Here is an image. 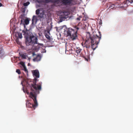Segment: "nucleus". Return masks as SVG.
Masks as SVG:
<instances>
[{
  "label": "nucleus",
  "instance_id": "obj_26",
  "mask_svg": "<svg viewBox=\"0 0 133 133\" xmlns=\"http://www.w3.org/2000/svg\"><path fill=\"white\" fill-rule=\"evenodd\" d=\"M39 3L42 2L43 1V0H36Z\"/></svg>",
  "mask_w": 133,
  "mask_h": 133
},
{
  "label": "nucleus",
  "instance_id": "obj_24",
  "mask_svg": "<svg viewBox=\"0 0 133 133\" xmlns=\"http://www.w3.org/2000/svg\"><path fill=\"white\" fill-rule=\"evenodd\" d=\"M40 10L39 9H37L36 10V13L37 15H39V14Z\"/></svg>",
  "mask_w": 133,
  "mask_h": 133
},
{
  "label": "nucleus",
  "instance_id": "obj_21",
  "mask_svg": "<svg viewBox=\"0 0 133 133\" xmlns=\"http://www.w3.org/2000/svg\"><path fill=\"white\" fill-rule=\"evenodd\" d=\"M132 2H133V0H127L126 1V3L128 5L129 3L130 4Z\"/></svg>",
  "mask_w": 133,
  "mask_h": 133
},
{
  "label": "nucleus",
  "instance_id": "obj_13",
  "mask_svg": "<svg viewBox=\"0 0 133 133\" xmlns=\"http://www.w3.org/2000/svg\"><path fill=\"white\" fill-rule=\"evenodd\" d=\"M49 34L50 35V32L49 31H48L47 32V33H45V36L49 40H50L51 39V38L50 36L48 34Z\"/></svg>",
  "mask_w": 133,
  "mask_h": 133
},
{
  "label": "nucleus",
  "instance_id": "obj_16",
  "mask_svg": "<svg viewBox=\"0 0 133 133\" xmlns=\"http://www.w3.org/2000/svg\"><path fill=\"white\" fill-rule=\"evenodd\" d=\"M38 16L41 18H44L45 17V15L44 12H42L40 13Z\"/></svg>",
  "mask_w": 133,
  "mask_h": 133
},
{
  "label": "nucleus",
  "instance_id": "obj_4",
  "mask_svg": "<svg viewBox=\"0 0 133 133\" xmlns=\"http://www.w3.org/2000/svg\"><path fill=\"white\" fill-rule=\"evenodd\" d=\"M64 33L65 36L70 37L72 40L76 39L77 37V31L72 28H66L64 30Z\"/></svg>",
  "mask_w": 133,
  "mask_h": 133
},
{
  "label": "nucleus",
  "instance_id": "obj_31",
  "mask_svg": "<svg viewBox=\"0 0 133 133\" xmlns=\"http://www.w3.org/2000/svg\"><path fill=\"white\" fill-rule=\"evenodd\" d=\"M79 29V28H78V27H76V29H77V30L76 31H77V30H78V29Z\"/></svg>",
  "mask_w": 133,
  "mask_h": 133
},
{
  "label": "nucleus",
  "instance_id": "obj_15",
  "mask_svg": "<svg viewBox=\"0 0 133 133\" xmlns=\"http://www.w3.org/2000/svg\"><path fill=\"white\" fill-rule=\"evenodd\" d=\"M81 50V49L79 47L76 48L75 50V51L77 54H75V55H76L77 56L79 54L80 55V53Z\"/></svg>",
  "mask_w": 133,
  "mask_h": 133
},
{
  "label": "nucleus",
  "instance_id": "obj_27",
  "mask_svg": "<svg viewBox=\"0 0 133 133\" xmlns=\"http://www.w3.org/2000/svg\"><path fill=\"white\" fill-rule=\"evenodd\" d=\"M37 44H39L40 46H44V45L43 44H38L37 43Z\"/></svg>",
  "mask_w": 133,
  "mask_h": 133
},
{
  "label": "nucleus",
  "instance_id": "obj_32",
  "mask_svg": "<svg viewBox=\"0 0 133 133\" xmlns=\"http://www.w3.org/2000/svg\"><path fill=\"white\" fill-rule=\"evenodd\" d=\"M60 22H62V20H61V19H60Z\"/></svg>",
  "mask_w": 133,
  "mask_h": 133
},
{
  "label": "nucleus",
  "instance_id": "obj_2",
  "mask_svg": "<svg viewBox=\"0 0 133 133\" xmlns=\"http://www.w3.org/2000/svg\"><path fill=\"white\" fill-rule=\"evenodd\" d=\"M33 76L35 77L33 79V83H31L30 85L31 90H34L35 91H39L41 89L42 82H40L36 84L37 81V78H39V74L38 70H35L32 71Z\"/></svg>",
  "mask_w": 133,
  "mask_h": 133
},
{
  "label": "nucleus",
  "instance_id": "obj_23",
  "mask_svg": "<svg viewBox=\"0 0 133 133\" xmlns=\"http://www.w3.org/2000/svg\"><path fill=\"white\" fill-rule=\"evenodd\" d=\"M29 4H30V2H27L24 3L23 4V5L24 6H28Z\"/></svg>",
  "mask_w": 133,
  "mask_h": 133
},
{
  "label": "nucleus",
  "instance_id": "obj_22",
  "mask_svg": "<svg viewBox=\"0 0 133 133\" xmlns=\"http://www.w3.org/2000/svg\"><path fill=\"white\" fill-rule=\"evenodd\" d=\"M18 37L20 38H22V34L18 32Z\"/></svg>",
  "mask_w": 133,
  "mask_h": 133
},
{
  "label": "nucleus",
  "instance_id": "obj_20",
  "mask_svg": "<svg viewBox=\"0 0 133 133\" xmlns=\"http://www.w3.org/2000/svg\"><path fill=\"white\" fill-rule=\"evenodd\" d=\"M44 2L46 3H51L53 2V0H44Z\"/></svg>",
  "mask_w": 133,
  "mask_h": 133
},
{
  "label": "nucleus",
  "instance_id": "obj_29",
  "mask_svg": "<svg viewBox=\"0 0 133 133\" xmlns=\"http://www.w3.org/2000/svg\"><path fill=\"white\" fill-rule=\"evenodd\" d=\"M77 19L78 21H80V18L79 17H78L77 18Z\"/></svg>",
  "mask_w": 133,
  "mask_h": 133
},
{
  "label": "nucleus",
  "instance_id": "obj_6",
  "mask_svg": "<svg viewBox=\"0 0 133 133\" xmlns=\"http://www.w3.org/2000/svg\"><path fill=\"white\" fill-rule=\"evenodd\" d=\"M93 35L92 36L89 32H87L84 43L83 42L82 43V46L84 47H85L87 49H89L90 48L91 43L93 42Z\"/></svg>",
  "mask_w": 133,
  "mask_h": 133
},
{
  "label": "nucleus",
  "instance_id": "obj_12",
  "mask_svg": "<svg viewBox=\"0 0 133 133\" xmlns=\"http://www.w3.org/2000/svg\"><path fill=\"white\" fill-rule=\"evenodd\" d=\"M20 64L22 65L23 68V70H24L25 72L26 73L27 75H28V71L24 63L23 62H20Z\"/></svg>",
  "mask_w": 133,
  "mask_h": 133
},
{
  "label": "nucleus",
  "instance_id": "obj_1",
  "mask_svg": "<svg viewBox=\"0 0 133 133\" xmlns=\"http://www.w3.org/2000/svg\"><path fill=\"white\" fill-rule=\"evenodd\" d=\"M22 32L25 39L26 46H30L32 48L35 44L37 43V38L33 35H31L29 30L26 29L25 30H23Z\"/></svg>",
  "mask_w": 133,
  "mask_h": 133
},
{
  "label": "nucleus",
  "instance_id": "obj_9",
  "mask_svg": "<svg viewBox=\"0 0 133 133\" xmlns=\"http://www.w3.org/2000/svg\"><path fill=\"white\" fill-rule=\"evenodd\" d=\"M30 20V19L29 18H27L24 19V21H22L21 22L20 24H23L24 27L25 28V25L28 24Z\"/></svg>",
  "mask_w": 133,
  "mask_h": 133
},
{
  "label": "nucleus",
  "instance_id": "obj_10",
  "mask_svg": "<svg viewBox=\"0 0 133 133\" xmlns=\"http://www.w3.org/2000/svg\"><path fill=\"white\" fill-rule=\"evenodd\" d=\"M61 14L62 18L66 19L68 17V16L69 14V13L66 11H63L61 12Z\"/></svg>",
  "mask_w": 133,
  "mask_h": 133
},
{
  "label": "nucleus",
  "instance_id": "obj_8",
  "mask_svg": "<svg viewBox=\"0 0 133 133\" xmlns=\"http://www.w3.org/2000/svg\"><path fill=\"white\" fill-rule=\"evenodd\" d=\"M62 2L65 5H71L75 4L73 0H62Z\"/></svg>",
  "mask_w": 133,
  "mask_h": 133
},
{
  "label": "nucleus",
  "instance_id": "obj_7",
  "mask_svg": "<svg viewBox=\"0 0 133 133\" xmlns=\"http://www.w3.org/2000/svg\"><path fill=\"white\" fill-rule=\"evenodd\" d=\"M107 7H109V9L111 8V9L116 7V8H123L124 7V6L123 5V4H120L119 1L116 3L115 4L109 3L107 5Z\"/></svg>",
  "mask_w": 133,
  "mask_h": 133
},
{
  "label": "nucleus",
  "instance_id": "obj_19",
  "mask_svg": "<svg viewBox=\"0 0 133 133\" xmlns=\"http://www.w3.org/2000/svg\"><path fill=\"white\" fill-rule=\"evenodd\" d=\"M20 56L23 59H26V56L24 54H21L20 53H19Z\"/></svg>",
  "mask_w": 133,
  "mask_h": 133
},
{
  "label": "nucleus",
  "instance_id": "obj_5",
  "mask_svg": "<svg viewBox=\"0 0 133 133\" xmlns=\"http://www.w3.org/2000/svg\"><path fill=\"white\" fill-rule=\"evenodd\" d=\"M101 32L98 31L97 33L93 34V42L91 43L92 49L94 50L97 47V45L99 43L101 37Z\"/></svg>",
  "mask_w": 133,
  "mask_h": 133
},
{
  "label": "nucleus",
  "instance_id": "obj_14",
  "mask_svg": "<svg viewBox=\"0 0 133 133\" xmlns=\"http://www.w3.org/2000/svg\"><path fill=\"white\" fill-rule=\"evenodd\" d=\"M41 58V56L38 55L35 58H34L33 60L34 61H38L40 60Z\"/></svg>",
  "mask_w": 133,
  "mask_h": 133
},
{
  "label": "nucleus",
  "instance_id": "obj_11",
  "mask_svg": "<svg viewBox=\"0 0 133 133\" xmlns=\"http://www.w3.org/2000/svg\"><path fill=\"white\" fill-rule=\"evenodd\" d=\"M32 25H33L36 24L37 21V16L34 15L33 16L32 19Z\"/></svg>",
  "mask_w": 133,
  "mask_h": 133
},
{
  "label": "nucleus",
  "instance_id": "obj_3",
  "mask_svg": "<svg viewBox=\"0 0 133 133\" xmlns=\"http://www.w3.org/2000/svg\"><path fill=\"white\" fill-rule=\"evenodd\" d=\"M31 90V91L30 92V96L33 99L34 104H32L28 101L26 103V107L32 108V107H37L38 104L36 99L37 95L39 93V91L34 90Z\"/></svg>",
  "mask_w": 133,
  "mask_h": 133
},
{
  "label": "nucleus",
  "instance_id": "obj_30",
  "mask_svg": "<svg viewBox=\"0 0 133 133\" xmlns=\"http://www.w3.org/2000/svg\"><path fill=\"white\" fill-rule=\"evenodd\" d=\"M3 51L2 50H1V51H0V54H1L3 52Z\"/></svg>",
  "mask_w": 133,
  "mask_h": 133
},
{
  "label": "nucleus",
  "instance_id": "obj_25",
  "mask_svg": "<svg viewBox=\"0 0 133 133\" xmlns=\"http://www.w3.org/2000/svg\"><path fill=\"white\" fill-rule=\"evenodd\" d=\"M16 72L17 73L19 74H21L20 71L19 69H17L16 70Z\"/></svg>",
  "mask_w": 133,
  "mask_h": 133
},
{
  "label": "nucleus",
  "instance_id": "obj_18",
  "mask_svg": "<svg viewBox=\"0 0 133 133\" xmlns=\"http://www.w3.org/2000/svg\"><path fill=\"white\" fill-rule=\"evenodd\" d=\"M19 18L21 19V21H24V19H25V16L24 15H21L19 17Z\"/></svg>",
  "mask_w": 133,
  "mask_h": 133
},
{
  "label": "nucleus",
  "instance_id": "obj_17",
  "mask_svg": "<svg viewBox=\"0 0 133 133\" xmlns=\"http://www.w3.org/2000/svg\"><path fill=\"white\" fill-rule=\"evenodd\" d=\"M60 1L62 2V0H53V2L52 3L54 4H58L60 3Z\"/></svg>",
  "mask_w": 133,
  "mask_h": 133
},
{
  "label": "nucleus",
  "instance_id": "obj_28",
  "mask_svg": "<svg viewBox=\"0 0 133 133\" xmlns=\"http://www.w3.org/2000/svg\"><path fill=\"white\" fill-rule=\"evenodd\" d=\"M4 54H2V55H1L0 56V57L1 58H2V56H3Z\"/></svg>",
  "mask_w": 133,
  "mask_h": 133
}]
</instances>
